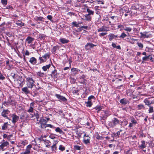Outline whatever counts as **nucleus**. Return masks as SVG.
Instances as JSON below:
<instances>
[{
  "mask_svg": "<svg viewBox=\"0 0 154 154\" xmlns=\"http://www.w3.org/2000/svg\"><path fill=\"white\" fill-rule=\"evenodd\" d=\"M49 120V118H47V120L43 118H41L39 120V122L37 123V124L39 125V127L42 129H45L46 130H48V129H46L47 127H50L51 128H54L55 127L51 125V124H47L48 121Z\"/></svg>",
  "mask_w": 154,
  "mask_h": 154,
  "instance_id": "nucleus-1",
  "label": "nucleus"
},
{
  "mask_svg": "<svg viewBox=\"0 0 154 154\" xmlns=\"http://www.w3.org/2000/svg\"><path fill=\"white\" fill-rule=\"evenodd\" d=\"M26 82L27 86L29 88L32 89L34 86H35V81L32 78L30 77H27Z\"/></svg>",
  "mask_w": 154,
  "mask_h": 154,
  "instance_id": "nucleus-2",
  "label": "nucleus"
},
{
  "mask_svg": "<svg viewBox=\"0 0 154 154\" xmlns=\"http://www.w3.org/2000/svg\"><path fill=\"white\" fill-rule=\"evenodd\" d=\"M50 54L49 53H47L42 57L40 56L39 57V60H40L39 63H41L45 62L48 58H49Z\"/></svg>",
  "mask_w": 154,
  "mask_h": 154,
  "instance_id": "nucleus-3",
  "label": "nucleus"
},
{
  "mask_svg": "<svg viewBox=\"0 0 154 154\" xmlns=\"http://www.w3.org/2000/svg\"><path fill=\"white\" fill-rule=\"evenodd\" d=\"M119 123V121L116 118H114L112 119L111 122H110L108 124L110 127H114Z\"/></svg>",
  "mask_w": 154,
  "mask_h": 154,
  "instance_id": "nucleus-4",
  "label": "nucleus"
},
{
  "mask_svg": "<svg viewBox=\"0 0 154 154\" xmlns=\"http://www.w3.org/2000/svg\"><path fill=\"white\" fill-rule=\"evenodd\" d=\"M32 147V145L29 144L26 146L25 150L21 152L20 154H31V150Z\"/></svg>",
  "mask_w": 154,
  "mask_h": 154,
  "instance_id": "nucleus-5",
  "label": "nucleus"
},
{
  "mask_svg": "<svg viewBox=\"0 0 154 154\" xmlns=\"http://www.w3.org/2000/svg\"><path fill=\"white\" fill-rule=\"evenodd\" d=\"M55 96L60 101H62L65 102L67 101V99L63 96H61L60 94H56Z\"/></svg>",
  "mask_w": 154,
  "mask_h": 154,
  "instance_id": "nucleus-6",
  "label": "nucleus"
},
{
  "mask_svg": "<svg viewBox=\"0 0 154 154\" xmlns=\"http://www.w3.org/2000/svg\"><path fill=\"white\" fill-rule=\"evenodd\" d=\"M140 38H149L150 36H151V34H149L148 32H142L140 33Z\"/></svg>",
  "mask_w": 154,
  "mask_h": 154,
  "instance_id": "nucleus-7",
  "label": "nucleus"
},
{
  "mask_svg": "<svg viewBox=\"0 0 154 154\" xmlns=\"http://www.w3.org/2000/svg\"><path fill=\"white\" fill-rule=\"evenodd\" d=\"M10 112V111L8 109H3L2 112L1 113L2 116L4 117V118H6L7 119H8L9 120H10L11 119H9L8 117L7 116V115Z\"/></svg>",
  "mask_w": 154,
  "mask_h": 154,
  "instance_id": "nucleus-8",
  "label": "nucleus"
},
{
  "mask_svg": "<svg viewBox=\"0 0 154 154\" xmlns=\"http://www.w3.org/2000/svg\"><path fill=\"white\" fill-rule=\"evenodd\" d=\"M2 142V143L0 145V149L2 150V151H4L5 150V149H4V147L8 146L9 144V142L7 141H5L4 140H3Z\"/></svg>",
  "mask_w": 154,
  "mask_h": 154,
  "instance_id": "nucleus-9",
  "label": "nucleus"
},
{
  "mask_svg": "<svg viewBox=\"0 0 154 154\" xmlns=\"http://www.w3.org/2000/svg\"><path fill=\"white\" fill-rule=\"evenodd\" d=\"M12 122L13 124H14L18 120L19 118V116L16 115L15 114H12Z\"/></svg>",
  "mask_w": 154,
  "mask_h": 154,
  "instance_id": "nucleus-10",
  "label": "nucleus"
},
{
  "mask_svg": "<svg viewBox=\"0 0 154 154\" xmlns=\"http://www.w3.org/2000/svg\"><path fill=\"white\" fill-rule=\"evenodd\" d=\"M131 122L129 123L128 127L131 128L133 127L134 125H135L137 123V122L133 117H131L130 118Z\"/></svg>",
  "mask_w": 154,
  "mask_h": 154,
  "instance_id": "nucleus-11",
  "label": "nucleus"
},
{
  "mask_svg": "<svg viewBox=\"0 0 154 154\" xmlns=\"http://www.w3.org/2000/svg\"><path fill=\"white\" fill-rule=\"evenodd\" d=\"M22 92L26 95L30 93V91L29 90L27 86L21 89Z\"/></svg>",
  "mask_w": 154,
  "mask_h": 154,
  "instance_id": "nucleus-12",
  "label": "nucleus"
},
{
  "mask_svg": "<svg viewBox=\"0 0 154 154\" xmlns=\"http://www.w3.org/2000/svg\"><path fill=\"white\" fill-rule=\"evenodd\" d=\"M29 61L32 64L34 65L36 64L37 59L34 57H32L30 58Z\"/></svg>",
  "mask_w": 154,
  "mask_h": 154,
  "instance_id": "nucleus-13",
  "label": "nucleus"
},
{
  "mask_svg": "<svg viewBox=\"0 0 154 154\" xmlns=\"http://www.w3.org/2000/svg\"><path fill=\"white\" fill-rule=\"evenodd\" d=\"M143 102L146 105L149 106L150 105L153 103V102L152 100H150L149 98H146L143 100Z\"/></svg>",
  "mask_w": 154,
  "mask_h": 154,
  "instance_id": "nucleus-14",
  "label": "nucleus"
},
{
  "mask_svg": "<svg viewBox=\"0 0 154 154\" xmlns=\"http://www.w3.org/2000/svg\"><path fill=\"white\" fill-rule=\"evenodd\" d=\"M96 46V45L93 44L91 43H88L85 46V48L86 50H88L91 48H93Z\"/></svg>",
  "mask_w": 154,
  "mask_h": 154,
  "instance_id": "nucleus-15",
  "label": "nucleus"
},
{
  "mask_svg": "<svg viewBox=\"0 0 154 154\" xmlns=\"http://www.w3.org/2000/svg\"><path fill=\"white\" fill-rule=\"evenodd\" d=\"M108 36L109 37V40L110 41H111L113 39H116V38L119 37V36L117 35H115L114 34L112 33L110 34Z\"/></svg>",
  "mask_w": 154,
  "mask_h": 154,
  "instance_id": "nucleus-16",
  "label": "nucleus"
},
{
  "mask_svg": "<svg viewBox=\"0 0 154 154\" xmlns=\"http://www.w3.org/2000/svg\"><path fill=\"white\" fill-rule=\"evenodd\" d=\"M119 102L121 103L124 105L129 103L128 100L125 98L122 99L120 100Z\"/></svg>",
  "mask_w": 154,
  "mask_h": 154,
  "instance_id": "nucleus-17",
  "label": "nucleus"
},
{
  "mask_svg": "<svg viewBox=\"0 0 154 154\" xmlns=\"http://www.w3.org/2000/svg\"><path fill=\"white\" fill-rule=\"evenodd\" d=\"M51 76L54 79L57 78V70L54 69V70L52 71L51 74Z\"/></svg>",
  "mask_w": 154,
  "mask_h": 154,
  "instance_id": "nucleus-18",
  "label": "nucleus"
},
{
  "mask_svg": "<svg viewBox=\"0 0 154 154\" xmlns=\"http://www.w3.org/2000/svg\"><path fill=\"white\" fill-rule=\"evenodd\" d=\"M85 7L87 8L86 11L88 13V14L93 15L94 14V11L90 10L87 6L86 5Z\"/></svg>",
  "mask_w": 154,
  "mask_h": 154,
  "instance_id": "nucleus-19",
  "label": "nucleus"
},
{
  "mask_svg": "<svg viewBox=\"0 0 154 154\" xmlns=\"http://www.w3.org/2000/svg\"><path fill=\"white\" fill-rule=\"evenodd\" d=\"M34 40V38H32V37L29 36L26 39V41H27V43L28 44H30L32 43V42Z\"/></svg>",
  "mask_w": 154,
  "mask_h": 154,
  "instance_id": "nucleus-20",
  "label": "nucleus"
},
{
  "mask_svg": "<svg viewBox=\"0 0 154 154\" xmlns=\"http://www.w3.org/2000/svg\"><path fill=\"white\" fill-rule=\"evenodd\" d=\"M84 17H85L84 20L87 21H90L91 20V17L89 14H86Z\"/></svg>",
  "mask_w": 154,
  "mask_h": 154,
  "instance_id": "nucleus-21",
  "label": "nucleus"
},
{
  "mask_svg": "<svg viewBox=\"0 0 154 154\" xmlns=\"http://www.w3.org/2000/svg\"><path fill=\"white\" fill-rule=\"evenodd\" d=\"M141 144L140 146H139V147L141 149H143L145 148L146 146V145L145 144V142L144 140H142L141 141Z\"/></svg>",
  "mask_w": 154,
  "mask_h": 154,
  "instance_id": "nucleus-22",
  "label": "nucleus"
},
{
  "mask_svg": "<svg viewBox=\"0 0 154 154\" xmlns=\"http://www.w3.org/2000/svg\"><path fill=\"white\" fill-rule=\"evenodd\" d=\"M108 30H107L106 28H104V26H102L99 29H98L97 31L98 32H107L108 31Z\"/></svg>",
  "mask_w": 154,
  "mask_h": 154,
  "instance_id": "nucleus-23",
  "label": "nucleus"
},
{
  "mask_svg": "<svg viewBox=\"0 0 154 154\" xmlns=\"http://www.w3.org/2000/svg\"><path fill=\"white\" fill-rule=\"evenodd\" d=\"M132 29L130 27L125 26L124 29H120V30H125L128 32H130L132 30Z\"/></svg>",
  "mask_w": 154,
  "mask_h": 154,
  "instance_id": "nucleus-24",
  "label": "nucleus"
},
{
  "mask_svg": "<svg viewBox=\"0 0 154 154\" xmlns=\"http://www.w3.org/2000/svg\"><path fill=\"white\" fill-rule=\"evenodd\" d=\"M46 35L43 34H40L38 35V39H40L41 40H44L45 39Z\"/></svg>",
  "mask_w": 154,
  "mask_h": 154,
  "instance_id": "nucleus-25",
  "label": "nucleus"
},
{
  "mask_svg": "<svg viewBox=\"0 0 154 154\" xmlns=\"http://www.w3.org/2000/svg\"><path fill=\"white\" fill-rule=\"evenodd\" d=\"M51 66L50 64L46 65V66H44L42 67V69L44 71H46Z\"/></svg>",
  "mask_w": 154,
  "mask_h": 154,
  "instance_id": "nucleus-26",
  "label": "nucleus"
},
{
  "mask_svg": "<svg viewBox=\"0 0 154 154\" xmlns=\"http://www.w3.org/2000/svg\"><path fill=\"white\" fill-rule=\"evenodd\" d=\"M60 41L63 44H65L68 43L69 41L66 39L64 38H60Z\"/></svg>",
  "mask_w": 154,
  "mask_h": 154,
  "instance_id": "nucleus-27",
  "label": "nucleus"
},
{
  "mask_svg": "<svg viewBox=\"0 0 154 154\" xmlns=\"http://www.w3.org/2000/svg\"><path fill=\"white\" fill-rule=\"evenodd\" d=\"M137 108L139 110L142 109H145V107L143 104H140L137 105Z\"/></svg>",
  "mask_w": 154,
  "mask_h": 154,
  "instance_id": "nucleus-28",
  "label": "nucleus"
},
{
  "mask_svg": "<svg viewBox=\"0 0 154 154\" xmlns=\"http://www.w3.org/2000/svg\"><path fill=\"white\" fill-rule=\"evenodd\" d=\"M17 81L18 82L19 81L20 82H18V84H19V85L20 86V87H22L23 83L24 81V79H23L22 78H20L18 79Z\"/></svg>",
  "mask_w": 154,
  "mask_h": 154,
  "instance_id": "nucleus-29",
  "label": "nucleus"
},
{
  "mask_svg": "<svg viewBox=\"0 0 154 154\" xmlns=\"http://www.w3.org/2000/svg\"><path fill=\"white\" fill-rule=\"evenodd\" d=\"M102 108V107L101 106H97L94 108V109L97 111V113H98L101 110Z\"/></svg>",
  "mask_w": 154,
  "mask_h": 154,
  "instance_id": "nucleus-30",
  "label": "nucleus"
},
{
  "mask_svg": "<svg viewBox=\"0 0 154 154\" xmlns=\"http://www.w3.org/2000/svg\"><path fill=\"white\" fill-rule=\"evenodd\" d=\"M43 141H44V142H45V144L46 145V147H49L50 145V144L51 143L48 140H43Z\"/></svg>",
  "mask_w": 154,
  "mask_h": 154,
  "instance_id": "nucleus-31",
  "label": "nucleus"
},
{
  "mask_svg": "<svg viewBox=\"0 0 154 154\" xmlns=\"http://www.w3.org/2000/svg\"><path fill=\"white\" fill-rule=\"evenodd\" d=\"M8 125V122L5 123L2 126V130H5L7 129Z\"/></svg>",
  "mask_w": 154,
  "mask_h": 154,
  "instance_id": "nucleus-32",
  "label": "nucleus"
},
{
  "mask_svg": "<svg viewBox=\"0 0 154 154\" xmlns=\"http://www.w3.org/2000/svg\"><path fill=\"white\" fill-rule=\"evenodd\" d=\"M88 138L85 139V138L83 140V142L86 144H88L90 143V137H88Z\"/></svg>",
  "mask_w": 154,
  "mask_h": 154,
  "instance_id": "nucleus-33",
  "label": "nucleus"
},
{
  "mask_svg": "<svg viewBox=\"0 0 154 154\" xmlns=\"http://www.w3.org/2000/svg\"><path fill=\"white\" fill-rule=\"evenodd\" d=\"M127 36V35L124 32H123L121 33V35L119 36V37L121 39H123Z\"/></svg>",
  "mask_w": 154,
  "mask_h": 154,
  "instance_id": "nucleus-34",
  "label": "nucleus"
},
{
  "mask_svg": "<svg viewBox=\"0 0 154 154\" xmlns=\"http://www.w3.org/2000/svg\"><path fill=\"white\" fill-rule=\"evenodd\" d=\"M58 47V46H55L53 47L52 49L51 50V51L53 54H55L56 53V50Z\"/></svg>",
  "mask_w": 154,
  "mask_h": 154,
  "instance_id": "nucleus-35",
  "label": "nucleus"
},
{
  "mask_svg": "<svg viewBox=\"0 0 154 154\" xmlns=\"http://www.w3.org/2000/svg\"><path fill=\"white\" fill-rule=\"evenodd\" d=\"M71 71L72 72H74L76 74L77 73V72L80 71V70L77 68H73L71 69Z\"/></svg>",
  "mask_w": 154,
  "mask_h": 154,
  "instance_id": "nucleus-36",
  "label": "nucleus"
},
{
  "mask_svg": "<svg viewBox=\"0 0 154 154\" xmlns=\"http://www.w3.org/2000/svg\"><path fill=\"white\" fill-rule=\"evenodd\" d=\"M86 106H87L91 107L92 105V103L91 101H89L88 100V101L86 102Z\"/></svg>",
  "mask_w": 154,
  "mask_h": 154,
  "instance_id": "nucleus-37",
  "label": "nucleus"
},
{
  "mask_svg": "<svg viewBox=\"0 0 154 154\" xmlns=\"http://www.w3.org/2000/svg\"><path fill=\"white\" fill-rule=\"evenodd\" d=\"M149 109L148 110V112L149 113H152L154 112L153 107L151 106H149Z\"/></svg>",
  "mask_w": 154,
  "mask_h": 154,
  "instance_id": "nucleus-38",
  "label": "nucleus"
},
{
  "mask_svg": "<svg viewBox=\"0 0 154 154\" xmlns=\"http://www.w3.org/2000/svg\"><path fill=\"white\" fill-rule=\"evenodd\" d=\"M44 75V72H38L37 73V75L40 77H43Z\"/></svg>",
  "mask_w": 154,
  "mask_h": 154,
  "instance_id": "nucleus-39",
  "label": "nucleus"
},
{
  "mask_svg": "<svg viewBox=\"0 0 154 154\" xmlns=\"http://www.w3.org/2000/svg\"><path fill=\"white\" fill-rule=\"evenodd\" d=\"M55 131L57 132H59L60 134H62L63 132V131L59 127L55 129Z\"/></svg>",
  "mask_w": 154,
  "mask_h": 154,
  "instance_id": "nucleus-40",
  "label": "nucleus"
},
{
  "mask_svg": "<svg viewBox=\"0 0 154 154\" xmlns=\"http://www.w3.org/2000/svg\"><path fill=\"white\" fill-rule=\"evenodd\" d=\"M74 148L75 150H81V147L78 145H75L74 146Z\"/></svg>",
  "mask_w": 154,
  "mask_h": 154,
  "instance_id": "nucleus-41",
  "label": "nucleus"
},
{
  "mask_svg": "<svg viewBox=\"0 0 154 154\" xmlns=\"http://www.w3.org/2000/svg\"><path fill=\"white\" fill-rule=\"evenodd\" d=\"M59 149L61 151H63L65 149V147L62 145H60L59 146Z\"/></svg>",
  "mask_w": 154,
  "mask_h": 154,
  "instance_id": "nucleus-42",
  "label": "nucleus"
},
{
  "mask_svg": "<svg viewBox=\"0 0 154 154\" xmlns=\"http://www.w3.org/2000/svg\"><path fill=\"white\" fill-rule=\"evenodd\" d=\"M79 24H80V23H77V22H76L75 21H74V22H72L71 23V24L77 27L78 26V25Z\"/></svg>",
  "mask_w": 154,
  "mask_h": 154,
  "instance_id": "nucleus-43",
  "label": "nucleus"
},
{
  "mask_svg": "<svg viewBox=\"0 0 154 154\" xmlns=\"http://www.w3.org/2000/svg\"><path fill=\"white\" fill-rule=\"evenodd\" d=\"M150 57V55L144 57H143L142 59L143 61H146L148 60V59H149Z\"/></svg>",
  "mask_w": 154,
  "mask_h": 154,
  "instance_id": "nucleus-44",
  "label": "nucleus"
},
{
  "mask_svg": "<svg viewBox=\"0 0 154 154\" xmlns=\"http://www.w3.org/2000/svg\"><path fill=\"white\" fill-rule=\"evenodd\" d=\"M28 143V141L26 140L22 141L21 142V144L23 146H25Z\"/></svg>",
  "mask_w": 154,
  "mask_h": 154,
  "instance_id": "nucleus-45",
  "label": "nucleus"
},
{
  "mask_svg": "<svg viewBox=\"0 0 154 154\" xmlns=\"http://www.w3.org/2000/svg\"><path fill=\"white\" fill-rule=\"evenodd\" d=\"M1 2L2 4L5 5H6L7 4V0H1Z\"/></svg>",
  "mask_w": 154,
  "mask_h": 154,
  "instance_id": "nucleus-46",
  "label": "nucleus"
},
{
  "mask_svg": "<svg viewBox=\"0 0 154 154\" xmlns=\"http://www.w3.org/2000/svg\"><path fill=\"white\" fill-rule=\"evenodd\" d=\"M137 44L139 48H141V49L143 48V45L142 43H139V42H137Z\"/></svg>",
  "mask_w": 154,
  "mask_h": 154,
  "instance_id": "nucleus-47",
  "label": "nucleus"
},
{
  "mask_svg": "<svg viewBox=\"0 0 154 154\" xmlns=\"http://www.w3.org/2000/svg\"><path fill=\"white\" fill-rule=\"evenodd\" d=\"M34 109L33 107H30L29 109L27 110V112H33Z\"/></svg>",
  "mask_w": 154,
  "mask_h": 154,
  "instance_id": "nucleus-48",
  "label": "nucleus"
},
{
  "mask_svg": "<svg viewBox=\"0 0 154 154\" xmlns=\"http://www.w3.org/2000/svg\"><path fill=\"white\" fill-rule=\"evenodd\" d=\"M107 116H106V117L105 116H103V117H101V119L100 121L101 122H102V124H104L105 122V121L103 119V118H106Z\"/></svg>",
  "mask_w": 154,
  "mask_h": 154,
  "instance_id": "nucleus-49",
  "label": "nucleus"
},
{
  "mask_svg": "<svg viewBox=\"0 0 154 154\" xmlns=\"http://www.w3.org/2000/svg\"><path fill=\"white\" fill-rule=\"evenodd\" d=\"M47 18L50 20L51 21H52L53 20H52V17L51 15H48L47 17Z\"/></svg>",
  "mask_w": 154,
  "mask_h": 154,
  "instance_id": "nucleus-50",
  "label": "nucleus"
},
{
  "mask_svg": "<svg viewBox=\"0 0 154 154\" xmlns=\"http://www.w3.org/2000/svg\"><path fill=\"white\" fill-rule=\"evenodd\" d=\"M43 19V17H36V19H36L37 20H39L40 21H42Z\"/></svg>",
  "mask_w": 154,
  "mask_h": 154,
  "instance_id": "nucleus-51",
  "label": "nucleus"
},
{
  "mask_svg": "<svg viewBox=\"0 0 154 154\" xmlns=\"http://www.w3.org/2000/svg\"><path fill=\"white\" fill-rule=\"evenodd\" d=\"M94 98V97L93 95H91L88 98V100L91 101V99Z\"/></svg>",
  "mask_w": 154,
  "mask_h": 154,
  "instance_id": "nucleus-52",
  "label": "nucleus"
},
{
  "mask_svg": "<svg viewBox=\"0 0 154 154\" xmlns=\"http://www.w3.org/2000/svg\"><path fill=\"white\" fill-rule=\"evenodd\" d=\"M5 79V77L3 76L2 74L0 72V79L3 80Z\"/></svg>",
  "mask_w": 154,
  "mask_h": 154,
  "instance_id": "nucleus-53",
  "label": "nucleus"
},
{
  "mask_svg": "<svg viewBox=\"0 0 154 154\" xmlns=\"http://www.w3.org/2000/svg\"><path fill=\"white\" fill-rule=\"evenodd\" d=\"M107 34V32H102L100 33L99 34V36L100 37H101L104 35H106Z\"/></svg>",
  "mask_w": 154,
  "mask_h": 154,
  "instance_id": "nucleus-54",
  "label": "nucleus"
},
{
  "mask_svg": "<svg viewBox=\"0 0 154 154\" xmlns=\"http://www.w3.org/2000/svg\"><path fill=\"white\" fill-rule=\"evenodd\" d=\"M125 26L122 24H119L118 26V29H119L120 28L121 29H124V28Z\"/></svg>",
  "mask_w": 154,
  "mask_h": 154,
  "instance_id": "nucleus-55",
  "label": "nucleus"
},
{
  "mask_svg": "<svg viewBox=\"0 0 154 154\" xmlns=\"http://www.w3.org/2000/svg\"><path fill=\"white\" fill-rule=\"evenodd\" d=\"M34 115L35 116L36 118L37 119V120H38V119L39 118V116L38 113H34Z\"/></svg>",
  "mask_w": 154,
  "mask_h": 154,
  "instance_id": "nucleus-56",
  "label": "nucleus"
},
{
  "mask_svg": "<svg viewBox=\"0 0 154 154\" xmlns=\"http://www.w3.org/2000/svg\"><path fill=\"white\" fill-rule=\"evenodd\" d=\"M95 137L98 140H100L102 138V137L100 136L99 134L96 135Z\"/></svg>",
  "mask_w": 154,
  "mask_h": 154,
  "instance_id": "nucleus-57",
  "label": "nucleus"
},
{
  "mask_svg": "<svg viewBox=\"0 0 154 154\" xmlns=\"http://www.w3.org/2000/svg\"><path fill=\"white\" fill-rule=\"evenodd\" d=\"M97 2L99 3V4H101L102 5L104 4V3L103 1L102 0L101 1L100 0H97Z\"/></svg>",
  "mask_w": 154,
  "mask_h": 154,
  "instance_id": "nucleus-58",
  "label": "nucleus"
},
{
  "mask_svg": "<svg viewBox=\"0 0 154 154\" xmlns=\"http://www.w3.org/2000/svg\"><path fill=\"white\" fill-rule=\"evenodd\" d=\"M139 5L138 4L135 5L134 6V9L136 10H137L139 9Z\"/></svg>",
  "mask_w": 154,
  "mask_h": 154,
  "instance_id": "nucleus-59",
  "label": "nucleus"
},
{
  "mask_svg": "<svg viewBox=\"0 0 154 154\" xmlns=\"http://www.w3.org/2000/svg\"><path fill=\"white\" fill-rule=\"evenodd\" d=\"M6 8L7 9H11V10H12L13 9V7L11 5L7 6Z\"/></svg>",
  "mask_w": 154,
  "mask_h": 154,
  "instance_id": "nucleus-60",
  "label": "nucleus"
},
{
  "mask_svg": "<svg viewBox=\"0 0 154 154\" xmlns=\"http://www.w3.org/2000/svg\"><path fill=\"white\" fill-rule=\"evenodd\" d=\"M115 134V136H116V137H119V135H120V131H118L117 133Z\"/></svg>",
  "mask_w": 154,
  "mask_h": 154,
  "instance_id": "nucleus-61",
  "label": "nucleus"
},
{
  "mask_svg": "<svg viewBox=\"0 0 154 154\" xmlns=\"http://www.w3.org/2000/svg\"><path fill=\"white\" fill-rule=\"evenodd\" d=\"M24 54L26 56H29V53L28 50H26L25 52L24 53Z\"/></svg>",
  "mask_w": 154,
  "mask_h": 154,
  "instance_id": "nucleus-62",
  "label": "nucleus"
},
{
  "mask_svg": "<svg viewBox=\"0 0 154 154\" xmlns=\"http://www.w3.org/2000/svg\"><path fill=\"white\" fill-rule=\"evenodd\" d=\"M13 100L11 99V98L9 97L8 99V101L9 104L11 103L12 102H13Z\"/></svg>",
  "mask_w": 154,
  "mask_h": 154,
  "instance_id": "nucleus-63",
  "label": "nucleus"
},
{
  "mask_svg": "<svg viewBox=\"0 0 154 154\" xmlns=\"http://www.w3.org/2000/svg\"><path fill=\"white\" fill-rule=\"evenodd\" d=\"M51 149H52L53 150H54V149H56V148H57L56 146V145L55 144H54L53 146H51Z\"/></svg>",
  "mask_w": 154,
  "mask_h": 154,
  "instance_id": "nucleus-64",
  "label": "nucleus"
}]
</instances>
